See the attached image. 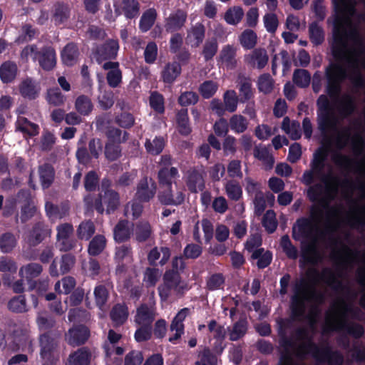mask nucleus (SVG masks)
<instances>
[{"label": "nucleus", "mask_w": 365, "mask_h": 365, "mask_svg": "<svg viewBox=\"0 0 365 365\" xmlns=\"http://www.w3.org/2000/svg\"><path fill=\"white\" fill-rule=\"evenodd\" d=\"M68 336L69 342H86L90 336V331L86 327L79 325L70 329Z\"/></svg>", "instance_id": "nucleus-45"}, {"label": "nucleus", "mask_w": 365, "mask_h": 365, "mask_svg": "<svg viewBox=\"0 0 365 365\" xmlns=\"http://www.w3.org/2000/svg\"><path fill=\"white\" fill-rule=\"evenodd\" d=\"M178 130L180 134L188 135L191 133V128L189 125V118L187 108L180 110L176 115Z\"/></svg>", "instance_id": "nucleus-51"}, {"label": "nucleus", "mask_w": 365, "mask_h": 365, "mask_svg": "<svg viewBox=\"0 0 365 365\" xmlns=\"http://www.w3.org/2000/svg\"><path fill=\"white\" fill-rule=\"evenodd\" d=\"M205 28L201 23H197L187 31L186 41L192 47H198L203 41Z\"/></svg>", "instance_id": "nucleus-22"}, {"label": "nucleus", "mask_w": 365, "mask_h": 365, "mask_svg": "<svg viewBox=\"0 0 365 365\" xmlns=\"http://www.w3.org/2000/svg\"><path fill=\"white\" fill-rule=\"evenodd\" d=\"M249 121L243 115H233L229 120V127L235 133L241 134L248 128Z\"/></svg>", "instance_id": "nucleus-42"}, {"label": "nucleus", "mask_w": 365, "mask_h": 365, "mask_svg": "<svg viewBox=\"0 0 365 365\" xmlns=\"http://www.w3.org/2000/svg\"><path fill=\"white\" fill-rule=\"evenodd\" d=\"M19 91L22 96L29 99H35L38 94L35 83L30 78H26L21 82Z\"/></svg>", "instance_id": "nucleus-48"}, {"label": "nucleus", "mask_w": 365, "mask_h": 365, "mask_svg": "<svg viewBox=\"0 0 365 365\" xmlns=\"http://www.w3.org/2000/svg\"><path fill=\"white\" fill-rule=\"evenodd\" d=\"M43 272V267L41 264L36 262H30L19 269V276L21 278H25L28 282H30L33 279H35L41 275Z\"/></svg>", "instance_id": "nucleus-30"}, {"label": "nucleus", "mask_w": 365, "mask_h": 365, "mask_svg": "<svg viewBox=\"0 0 365 365\" xmlns=\"http://www.w3.org/2000/svg\"><path fill=\"white\" fill-rule=\"evenodd\" d=\"M319 240L314 239L302 242V257L305 262L312 264H317L322 259L318 248Z\"/></svg>", "instance_id": "nucleus-13"}, {"label": "nucleus", "mask_w": 365, "mask_h": 365, "mask_svg": "<svg viewBox=\"0 0 365 365\" xmlns=\"http://www.w3.org/2000/svg\"><path fill=\"white\" fill-rule=\"evenodd\" d=\"M156 190V186L152 183L150 186L148 182V178H144L141 179L137 186L136 197L142 202H148L152 199Z\"/></svg>", "instance_id": "nucleus-26"}, {"label": "nucleus", "mask_w": 365, "mask_h": 365, "mask_svg": "<svg viewBox=\"0 0 365 365\" xmlns=\"http://www.w3.org/2000/svg\"><path fill=\"white\" fill-rule=\"evenodd\" d=\"M78 55L79 52L76 44L69 43L64 47L61 53L63 63L68 66H72L77 62Z\"/></svg>", "instance_id": "nucleus-36"}, {"label": "nucleus", "mask_w": 365, "mask_h": 365, "mask_svg": "<svg viewBox=\"0 0 365 365\" xmlns=\"http://www.w3.org/2000/svg\"><path fill=\"white\" fill-rule=\"evenodd\" d=\"M251 259L257 260L256 265L259 269H264L271 264L272 253L269 250H264V248H259L254 250Z\"/></svg>", "instance_id": "nucleus-38"}, {"label": "nucleus", "mask_w": 365, "mask_h": 365, "mask_svg": "<svg viewBox=\"0 0 365 365\" xmlns=\"http://www.w3.org/2000/svg\"><path fill=\"white\" fill-rule=\"evenodd\" d=\"M181 66L177 61L168 63L161 71V78L165 83L171 84L181 73Z\"/></svg>", "instance_id": "nucleus-28"}, {"label": "nucleus", "mask_w": 365, "mask_h": 365, "mask_svg": "<svg viewBox=\"0 0 365 365\" xmlns=\"http://www.w3.org/2000/svg\"><path fill=\"white\" fill-rule=\"evenodd\" d=\"M269 56L264 48H255L250 54L245 56V61L252 68H264L267 64Z\"/></svg>", "instance_id": "nucleus-18"}, {"label": "nucleus", "mask_w": 365, "mask_h": 365, "mask_svg": "<svg viewBox=\"0 0 365 365\" xmlns=\"http://www.w3.org/2000/svg\"><path fill=\"white\" fill-rule=\"evenodd\" d=\"M279 245L289 259H296L298 257V250L292 244L287 235H284L281 237Z\"/></svg>", "instance_id": "nucleus-56"}, {"label": "nucleus", "mask_w": 365, "mask_h": 365, "mask_svg": "<svg viewBox=\"0 0 365 365\" xmlns=\"http://www.w3.org/2000/svg\"><path fill=\"white\" fill-rule=\"evenodd\" d=\"M327 156V150L318 148L313 154L311 168L304 172L302 178L304 185H310L307 190L309 200L312 202L320 201L324 207H328L331 202L335 200L342 183L349 182L347 178L341 180L334 175L331 166L328 173H324Z\"/></svg>", "instance_id": "nucleus-2"}, {"label": "nucleus", "mask_w": 365, "mask_h": 365, "mask_svg": "<svg viewBox=\"0 0 365 365\" xmlns=\"http://www.w3.org/2000/svg\"><path fill=\"white\" fill-rule=\"evenodd\" d=\"M225 188L226 194L230 200L237 201L241 198L242 195V187L236 180H228L225 185Z\"/></svg>", "instance_id": "nucleus-61"}, {"label": "nucleus", "mask_w": 365, "mask_h": 365, "mask_svg": "<svg viewBox=\"0 0 365 365\" xmlns=\"http://www.w3.org/2000/svg\"><path fill=\"white\" fill-rule=\"evenodd\" d=\"M205 172L202 169H191L187 172V186L191 192L202 191L205 188Z\"/></svg>", "instance_id": "nucleus-16"}, {"label": "nucleus", "mask_w": 365, "mask_h": 365, "mask_svg": "<svg viewBox=\"0 0 365 365\" xmlns=\"http://www.w3.org/2000/svg\"><path fill=\"white\" fill-rule=\"evenodd\" d=\"M338 15L334 23V41L331 46L334 62L325 68L326 93L338 100L342 83L349 79L356 88L364 86L365 81L359 69L360 57L365 54V42L353 23L357 11L353 0H332Z\"/></svg>", "instance_id": "nucleus-1"}, {"label": "nucleus", "mask_w": 365, "mask_h": 365, "mask_svg": "<svg viewBox=\"0 0 365 365\" xmlns=\"http://www.w3.org/2000/svg\"><path fill=\"white\" fill-rule=\"evenodd\" d=\"M240 98L235 90H228L223 94V105L225 110L234 113L237 108Z\"/></svg>", "instance_id": "nucleus-52"}, {"label": "nucleus", "mask_w": 365, "mask_h": 365, "mask_svg": "<svg viewBox=\"0 0 365 365\" xmlns=\"http://www.w3.org/2000/svg\"><path fill=\"white\" fill-rule=\"evenodd\" d=\"M178 176V170L176 168H162L158 175L159 184L161 187H172L173 179Z\"/></svg>", "instance_id": "nucleus-34"}, {"label": "nucleus", "mask_w": 365, "mask_h": 365, "mask_svg": "<svg viewBox=\"0 0 365 365\" xmlns=\"http://www.w3.org/2000/svg\"><path fill=\"white\" fill-rule=\"evenodd\" d=\"M248 322L245 317L240 318L232 327L229 329L228 335L230 341H238L247 333Z\"/></svg>", "instance_id": "nucleus-33"}, {"label": "nucleus", "mask_w": 365, "mask_h": 365, "mask_svg": "<svg viewBox=\"0 0 365 365\" xmlns=\"http://www.w3.org/2000/svg\"><path fill=\"white\" fill-rule=\"evenodd\" d=\"M21 57H31L33 61H38L39 66L44 71H51L56 65L55 49L51 46H44L39 48L35 44L26 46L21 51Z\"/></svg>", "instance_id": "nucleus-7"}, {"label": "nucleus", "mask_w": 365, "mask_h": 365, "mask_svg": "<svg viewBox=\"0 0 365 365\" xmlns=\"http://www.w3.org/2000/svg\"><path fill=\"white\" fill-rule=\"evenodd\" d=\"M70 16V9L67 4L57 2L53 6V19L56 24L66 22Z\"/></svg>", "instance_id": "nucleus-44"}, {"label": "nucleus", "mask_w": 365, "mask_h": 365, "mask_svg": "<svg viewBox=\"0 0 365 365\" xmlns=\"http://www.w3.org/2000/svg\"><path fill=\"white\" fill-rule=\"evenodd\" d=\"M187 12L182 9H177L171 13L165 19V29L167 32L173 33L181 29L187 20Z\"/></svg>", "instance_id": "nucleus-14"}, {"label": "nucleus", "mask_w": 365, "mask_h": 365, "mask_svg": "<svg viewBox=\"0 0 365 365\" xmlns=\"http://www.w3.org/2000/svg\"><path fill=\"white\" fill-rule=\"evenodd\" d=\"M356 312H359V309L354 308L344 298L338 299L326 312L324 334L336 331L355 339L361 338L364 333V327L358 323L348 320L349 314L356 317Z\"/></svg>", "instance_id": "nucleus-4"}, {"label": "nucleus", "mask_w": 365, "mask_h": 365, "mask_svg": "<svg viewBox=\"0 0 365 365\" xmlns=\"http://www.w3.org/2000/svg\"><path fill=\"white\" fill-rule=\"evenodd\" d=\"M96 227L94 223L88 220H84L78 225L76 232L78 239L88 240L95 233Z\"/></svg>", "instance_id": "nucleus-53"}, {"label": "nucleus", "mask_w": 365, "mask_h": 365, "mask_svg": "<svg viewBox=\"0 0 365 365\" xmlns=\"http://www.w3.org/2000/svg\"><path fill=\"white\" fill-rule=\"evenodd\" d=\"M160 253H162V258L160 259L159 264L160 266L165 265L169 260L171 251L168 247H161L160 249L158 247H153L148 255V261L150 265L155 266L156 265V262L160 259Z\"/></svg>", "instance_id": "nucleus-27"}, {"label": "nucleus", "mask_w": 365, "mask_h": 365, "mask_svg": "<svg viewBox=\"0 0 365 365\" xmlns=\"http://www.w3.org/2000/svg\"><path fill=\"white\" fill-rule=\"evenodd\" d=\"M311 41L316 46L322 44L324 41V32L318 23L312 22L309 26Z\"/></svg>", "instance_id": "nucleus-62"}, {"label": "nucleus", "mask_w": 365, "mask_h": 365, "mask_svg": "<svg viewBox=\"0 0 365 365\" xmlns=\"http://www.w3.org/2000/svg\"><path fill=\"white\" fill-rule=\"evenodd\" d=\"M236 49L231 45L225 46L220 53V58L222 62L230 69H232L236 66L237 61Z\"/></svg>", "instance_id": "nucleus-40"}, {"label": "nucleus", "mask_w": 365, "mask_h": 365, "mask_svg": "<svg viewBox=\"0 0 365 365\" xmlns=\"http://www.w3.org/2000/svg\"><path fill=\"white\" fill-rule=\"evenodd\" d=\"M128 308L124 303L115 304L110 312V317L115 327L123 325L128 320Z\"/></svg>", "instance_id": "nucleus-25"}, {"label": "nucleus", "mask_w": 365, "mask_h": 365, "mask_svg": "<svg viewBox=\"0 0 365 365\" xmlns=\"http://www.w3.org/2000/svg\"><path fill=\"white\" fill-rule=\"evenodd\" d=\"M155 315L153 307H149L147 304H142L137 308L134 321L138 325L152 326Z\"/></svg>", "instance_id": "nucleus-19"}, {"label": "nucleus", "mask_w": 365, "mask_h": 365, "mask_svg": "<svg viewBox=\"0 0 365 365\" xmlns=\"http://www.w3.org/2000/svg\"><path fill=\"white\" fill-rule=\"evenodd\" d=\"M324 282L336 292H351L350 287L345 286L340 279L341 274L336 273L331 269H325L322 272Z\"/></svg>", "instance_id": "nucleus-15"}, {"label": "nucleus", "mask_w": 365, "mask_h": 365, "mask_svg": "<svg viewBox=\"0 0 365 365\" xmlns=\"http://www.w3.org/2000/svg\"><path fill=\"white\" fill-rule=\"evenodd\" d=\"M293 291L294 294L291 298L290 306L293 318L294 319L302 318L305 314L306 302H313L316 304V307L312 312L311 322L314 324L319 312L318 307L323 304L325 300L324 294L308 286L304 279L297 281Z\"/></svg>", "instance_id": "nucleus-5"}, {"label": "nucleus", "mask_w": 365, "mask_h": 365, "mask_svg": "<svg viewBox=\"0 0 365 365\" xmlns=\"http://www.w3.org/2000/svg\"><path fill=\"white\" fill-rule=\"evenodd\" d=\"M16 130L29 135H35L38 133V125L29 121L26 118L19 116L16 123Z\"/></svg>", "instance_id": "nucleus-59"}, {"label": "nucleus", "mask_w": 365, "mask_h": 365, "mask_svg": "<svg viewBox=\"0 0 365 365\" xmlns=\"http://www.w3.org/2000/svg\"><path fill=\"white\" fill-rule=\"evenodd\" d=\"M107 142L123 143L128 140L129 133L117 128H110L106 133Z\"/></svg>", "instance_id": "nucleus-60"}, {"label": "nucleus", "mask_w": 365, "mask_h": 365, "mask_svg": "<svg viewBox=\"0 0 365 365\" xmlns=\"http://www.w3.org/2000/svg\"><path fill=\"white\" fill-rule=\"evenodd\" d=\"M140 7L138 0H122L116 11H119L126 19H132L139 15Z\"/></svg>", "instance_id": "nucleus-29"}, {"label": "nucleus", "mask_w": 365, "mask_h": 365, "mask_svg": "<svg viewBox=\"0 0 365 365\" xmlns=\"http://www.w3.org/2000/svg\"><path fill=\"white\" fill-rule=\"evenodd\" d=\"M16 238L11 232H5L0 236V250L4 253H9L16 245Z\"/></svg>", "instance_id": "nucleus-63"}, {"label": "nucleus", "mask_w": 365, "mask_h": 365, "mask_svg": "<svg viewBox=\"0 0 365 365\" xmlns=\"http://www.w3.org/2000/svg\"><path fill=\"white\" fill-rule=\"evenodd\" d=\"M38 173L41 186L43 189L48 188L53 183L55 176L53 166L48 163H44L39 166Z\"/></svg>", "instance_id": "nucleus-35"}, {"label": "nucleus", "mask_w": 365, "mask_h": 365, "mask_svg": "<svg viewBox=\"0 0 365 365\" xmlns=\"http://www.w3.org/2000/svg\"><path fill=\"white\" fill-rule=\"evenodd\" d=\"M159 296L162 301H167L172 293L177 295H183L188 290L187 284L182 280L181 276L173 272H165L163 277V283L159 285Z\"/></svg>", "instance_id": "nucleus-9"}, {"label": "nucleus", "mask_w": 365, "mask_h": 365, "mask_svg": "<svg viewBox=\"0 0 365 365\" xmlns=\"http://www.w3.org/2000/svg\"><path fill=\"white\" fill-rule=\"evenodd\" d=\"M336 255L339 259L346 265H351L355 262L361 261L363 266H365V250L359 257L360 252L354 250L346 245H343L341 251H337Z\"/></svg>", "instance_id": "nucleus-17"}, {"label": "nucleus", "mask_w": 365, "mask_h": 365, "mask_svg": "<svg viewBox=\"0 0 365 365\" xmlns=\"http://www.w3.org/2000/svg\"><path fill=\"white\" fill-rule=\"evenodd\" d=\"M75 109L81 115H88L93 109V104L91 99L85 95L77 97L74 103Z\"/></svg>", "instance_id": "nucleus-43"}, {"label": "nucleus", "mask_w": 365, "mask_h": 365, "mask_svg": "<svg viewBox=\"0 0 365 365\" xmlns=\"http://www.w3.org/2000/svg\"><path fill=\"white\" fill-rule=\"evenodd\" d=\"M111 282H106V284H98L94 289V297L96 305L103 309V307L106 304L108 297L109 292L108 287H112Z\"/></svg>", "instance_id": "nucleus-39"}, {"label": "nucleus", "mask_w": 365, "mask_h": 365, "mask_svg": "<svg viewBox=\"0 0 365 365\" xmlns=\"http://www.w3.org/2000/svg\"><path fill=\"white\" fill-rule=\"evenodd\" d=\"M317 105L318 128L322 134L327 136L331 133L337 131L339 117L334 113L328 97L324 94L319 96Z\"/></svg>", "instance_id": "nucleus-6"}, {"label": "nucleus", "mask_w": 365, "mask_h": 365, "mask_svg": "<svg viewBox=\"0 0 365 365\" xmlns=\"http://www.w3.org/2000/svg\"><path fill=\"white\" fill-rule=\"evenodd\" d=\"M106 240L103 235L95 236L89 242L88 252L91 256L100 255L106 247Z\"/></svg>", "instance_id": "nucleus-54"}, {"label": "nucleus", "mask_w": 365, "mask_h": 365, "mask_svg": "<svg viewBox=\"0 0 365 365\" xmlns=\"http://www.w3.org/2000/svg\"><path fill=\"white\" fill-rule=\"evenodd\" d=\"M103 201L106 205V213L110 214L117 210L120 205V196L115 190H107L103 195Z\"/></svg>", "instance_id": "nucleus-47"}, {"label": "nucleus", "mask_w": 365, "mask_h": 365, "mask_svg": "<svg viewBox=\"0 0 365 365\" xmlns=\"http://www.w3.org/2000/svg\"><path fill=\"white\" fill-rule=\"evenodd\" d=\"M121 143L106 142L104 148L105 158L110 162L115 161L122 156Z\"/></svg>", "instance_id": "nucleus-50"}, {"label": "nucleus", "mask_w": 365, "mask_h": 365, "mask_svg": "<svg viewBox=\"0 0 365 365\" xmlns=\"http://www.w3.org/2000/svg\"><path fill=\"white\" fill-rule=\"evenodd\" d=\"M172 187H164L165 189L158 195V200L161 204L165 205H180L185 200V194L182 190H177L175 195L173 194Z\"/></svg>", "instance_id": "nucleus-21"}, {"label": "nucleus", "mask_w": 365, "mask_h": 365, "mask_svg": "<svg viewBox=\"0 0 365 365\" xmlns=\"http://www.w3.org/2000/svg\"><path fill=\"white\" fill-rule=\"evenodd\" d=\"M134 232L135 240L138 242H143L150 237L153 230L148 222L140 221L136 223Z\"/></svg>", "instance_id": "nucleus-41"}, {"label": "nucleus", "mask_w": 365, "mask_h": 365, "mask_svg": "<svg viewBox=\"0 0 365 365\" xmlns=\"http://www.w3.org/2000/svg\"><path fill=\"white\" fill-rule=\"evenodd\" d=\"M18 67L13 61H5L0 66V78L3 83H9L12 82L17 74Z\"/></svg>", "instance_id": "nucleus-32"}, {"label": "nucleus", "mask_w": 365, "mask_h": 365, "mask_svg": "<svg viewBox=\"0 0 365 365\" xmlns=\"http://www.w3.org/2000/svg\"><path fill=\"white\" fill-rule=\"evenodd\" d=\"M356 104L354 98L348 93L344 94L338 101L339 119H344L354 113Z\"/></svg>", "instance_id": "nucleus-24"}, {"label": "nucleus", "mask_w": 365, "mask_h": 365, "mask_svg": "<svg viewBox=\"0 0 365 365\" xmlns=\"http://www.w3.org/2000/svg\"><path fill=\"white\" fill-rule=\"evenodd\" d=\"M190 314L189 308L181 309L172 320L170 329L169 338L170 341H177L180 339L182 334H184V324L183 322L186 317Z\"/></svg>", "instance_id": "nucleus-12"}, {"label": "nucleus", "mask_w": 365, "mask_h": 365, "mask_svg": "<svg viewBox=\"0 0 365 365\" xmlns=\"http://www.w3.org/2000/svg\"><path fill=\"white\" fill-rule=\"evenodd\" d=\"M157 18V11L151 8L146 10L140 17L139 28L141 31L147 32L153 26Z\"/></svg>", "instance_id": "nucleus-46"}, {"label": "nucleus", "mask_w": 365, "mask_h": 365, "mask_svg": "<svg viewBox=\"0 0 365 365\" xmlns=\"http://www.w3.org/2000/svg\"><path fill=\"white\" fill-rule=\"evenodd\" d=\"M274 83V79L269 73H263L260 75L257 81V86L259 91L264 94H269L273 91Z\"/></svg>", "instance_id": "nucleus-58"}, {"label": "nucleus", "mask_w": 365, "mask_h": 365, "mask_svg": "<svg viewBox=\"0 0 365 365\" xmlns=\"http://www.w3.org/2000/svg\"><path fill=\"white\" fill-rule=\"evenodd\" d=\"M235 83L239 91L238 97L240 103H244L254 98L255 91L250 76L240 73L237 76Z\"/></svg>", "instance_id": "nucleus-11"}, {"label": "nucleus", "mask_w": 365, "mask_h": 365, "mask_svg": "<svg viewBox=\"0 0 365 365\" xmlns=\"http://www.w3.org/2000/svg\"><path fill=\"white\" fill-rule=\"evenodd\" d=\"M331 160L341 170L345 175H348L353 165V160L349 156L341 153H335L332 155Z\"/></svg>", "instance_id": "nucleus-55"}, {"label": "nucleus", "mask_w": 365, "mask_h": 365, "mask_svg": "<svg viewBox=\"0 0 365 365\" xmlns=\"http://www.w3.org/2000/svg\"><path fill=\"white\" fill-rule=\"evenodd\" d=\"M114 259L116 263L131 262L133 261L132 247L128 245H123L115 248Z\"/></svg>", "instance_id": "nucleus-57"}, {"label": "nucleus", "mask_w": 365, "mask_h": 365, "mask_svg": "<svg viewBox=\"0 0 365 365\" xmlns=\"http://www.w3.org/2000/svg\"><path fill=\"white\" fill-rule=\"evenodd\" d=\"M119 50L118 40L108 39L104 43L98 46L93 51V56L98 63L106 60L115 59Z\"/></svg>", "instance_id": "nucleus-10"}, {"label": "nucleus", "mask_w": 365, "mask_h": 365, "mask_svg": "<svg viewBox=\"0 0 365 365\" xmlns=\"http://www.w3.org/2000/svg\"><path fill=\"white\" fill-rule=\"evenodd\" d=\"M196 365H217V359L215 354L207 347L198 353Z\"/></svg>", "instance_id": "nucleus-64"}, {"label": "nucleus", "mask_w": 365, "mask_h": 365, "mask_svg": "<svg viewBox=\"0 0 365 365\" xmlns=\"http://www.w3.org/2000/svg\"><path fill=\"white\" fill-rule=\"evenodd\" d=\"M49 229L43 222H36L28 237V242L30 245L36 246L41 243L48 235Z\"/></svg>", "instance_id": "nucleus-23"}, {"label": "nucleus", "mask_w": 365, "mask_h": 365, "mask_svg": "<svg viewBox=\"0 0 365 365\" xmlns=\"http://www.w3.org/2000/svg\"><path fill=\"white\" fill-rule=\"evenodd\" d=\"M131 230L128 220H120L113 229L114 240L117 242H124L130 237Z\"/></svg>", "instance_id": "nucleus-37"}, {"label": "nucleus", "mask_w": 365, "mask_h": 365, "mask_svg": "<svg viewBox=\"0 0 365 365\" xmlns=\"http://www.w3.org/2000/svg\"><path fill=\"white\" fill-rule=\"evenodd\" d=\"M42 365H55L59 360L58 344H41Z\"/></svg>", "instance_id": "nucleus-20"}, {"label": "nucleus", "mask_w": 365, "mask_h": 365, "mask_svg": "<svg viewBox=\"0 0 365 365\" xmlns=\"http://www.w3.org/2000/svg\"><path fill=\"white\" fill-rule=\"evenodd\" d=\"M277 326L280 336L279 342H292L289 338L301 342H311L309 340V329L303 326H295L294 319L279 318L277 319Z\"/></svg>", "instance_id": "nucleus-8"}, {"label": "nucleus", "mask_w": 365, "mask_h": 365, "mask_svg": "<svg viewBox=\"0 0 365 365\" xmlns=\"http://www.w3.org/2000/svg\"><path fill=\"white\" fill-rule=\"evenodd\" d=\"M282 129L288 135L292 140H297L301 137V129L300 124L297 121H293L290 123V120L288 117H285L283 119L282 123Z\"/></svg>", "instance_id": "nucleus-49"}, {"label": "nucleus", "mask_w": 365, "mask_h": 365, "mask_svg": "<svg viewBox=\"0 0 365 365\" xmlns=\"http://www.w3.org/2000/svg\"><path fill=\"white\" fill-rule=\"evenodd\" d=\"M91 358V351L83 347L70 354L67 365H89Z\"/></svg>", "instance_id": "nucleus-31"}, {"label": "nucleus", "mask_w": 365, "mask_h": 365, "mask_svg": "<svg viewBox=\"0 0 365 365\" xmlns=\"http://www.w3.org/2000/svg\"><path fill=\"white\" fill-rule=\"evenodd\" d=\"M313 205L309 210V217H300L292 227V238L294 240L308 241L324 239L327 234L332 235L339 226V211L334 207H324Z\"/></svg>", "instance_id": "nucleus-3"}]
</instances>
